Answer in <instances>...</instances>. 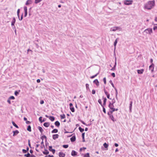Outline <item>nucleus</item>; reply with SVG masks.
Returning a JSON list of instances; mask_svg holds the SVG:
<instances>
[{"label": "nucleus", "instance_id": "obj_1", "mask_svg": "<svg viewBox=\"0 0 157 157\" xmlns=\"http://www.w3.org/2000/svg\"><path fill=\"white\" fill-rule=\"evenodd\" d=\"M154 1H149L145 6V8L148 10H150L154 6Z\"/></svg>", "mask_w": 157, "mask_h": 157}, {"label": "nucleus", "instance_id": "obj_2", "mask_svg": "<svg viewBox=\"0 0 157 157\" xmlns=\"http://www.w3.org/2000/svg\"><path fill=\"white\" fill-rule=\"evenodd\" d=\"M117 30L121 31V28L119 26H115L112 27L110 29V31L115 32Z\"/></svg>", "mask_w": 157, "mask_h": 157}, {"label": "nucleus", "instance_id": "obj_3", "mask_svg": "<svg viewBox=\"0 0 157 157\" xmlns=\"http://www.w3.org/2000/svg\"><path fill=\"white\" fill-rule=\"evenodd\" d=\"M133 2L132 0H124V5H131Z\"/></svg>", "mask_w": 157, "mask_h": 157}, {"label": "nucleus", "instance_id": "obj_4", "mask_svg": "<svg viewBox=\"0 0 157 157\" xmlns=\"http://www.w3.org/2000/svg\"><path fill=\"white\" fill-rule=\"evenodd\" d=\"M113 113H111L110 111H109L108 113V115L109 116L110 118L113 121H114L115 120H114V118L112 114Z\"/></svg>", "mask_w": 157, "mask_h": 157}, {"label": "nucleus", "instance_id": "obj_5", "mask_svg": "<svg viewBox=\"0 0 157 157\" xmlns=\"http://www.w3.org/2000/svg\"><path fill=\"white\" fill-rule=\"evenodd\" d=\"M152 30L151 28H148L146 29L144 31V32H145L147 33L151 34L152 33Z\"/></svg>", "mask_w": 157, "mask_h": 157}, {"label": "nucleus", "instance_id": "obj_6", "mask_svg": "<svg viewBox=\"0 0 157 157\" xmlns=\"http://www.w3.org/2000/svg\"><path fill=\"white\" fill-rule=\"evenodd\" d=\"M154 64L153 63H152L149 67V69L151 71V72H153L154 70Z\"/></svg>", "mask_w": 157, "mask_h": 157}, {"label": "nucleus", "instance_id": "obj_7", "mask_svg": "<svg viewBox=\"0 0 157 157\" xmlns=\"http://www.w3.org/2000/svg\"><path fill=\"white\" fill-rule=\"evenodd\" d=\"M48 149L50 151H52L53 154L55 153V150L52 149V146H49Z\"/></svg>", "mask_w": 157, "mask_h": 157}, {"label": "nucleus", "instance_id": "obj_8", "mask_svg": "<svg viewBox=\"0 0 157 157\" xmlns=\"http://www.w3.org/2000/svg\"><path fill=\"white\" fill-rule=\"evenodd\" d=\"M114 106L113 103H110L109 105V108L110 109H111V110H113V109L114 108Z\"/></svg>", "mask_w": 157, "mask_h": 157}, {"label": "nucleus", "instance_id": "obj_9", "mask_svg": "<svg viewBox=\"0 0 157 157\" xmlns=\"http://www.w3.org/2000/svg\"><path fill=\"white\" fill-rule=\"evenodd\" d=\"M93 83L95 84L97 86H98L99 85V82L97 79H96L93 81Z\"/></svg>", "mask_w": 157, "mask_h": 157}, {"label": "nucleus", "instance_id": "obj_10", "mask_svg": "<svg viewBox=\"0 0 157 157\" xmlns=\"http://www.w3.org/2000/svg\"><path fill=\"white\" fill-rule=\"evenodd\" d=\"M65 154L62 152H59V157H64L65 156Z\"/></svg>", "mask_w": 157, "mask_h": 157}, {"label": "nucleus", "instance_id": "obj_11", "mask_svg": "<svg viewBox=\"0 0 157 157\" xmlns=\"http://www.w3.org/2000/svg\"><path fill=\"white\" fill-rule=\"evenodd\" d=\"M77 155V153L74 150H72L71 152V155L72 156H76Z\"/></svg>", "mask_w": 157, "mask_h": 157}, {"label": "nucleus", "instance_id": "obj_12", "mask_svg": "<svg viewBox=\"0 0 157 157\" xmlns=\"http://www.w3.org/2000/svg\"><path fill=\"white\" fill-rule=\"evenodd\" d=\"M13 136H14L17 135L19 133V132L18 130H16L13 131Z\"/></svg>", "mask_w": 157, "mask_h": 157}, {"label": "nucleus", "instance_id": "obj_13", "mask_svg": "<svg viewBox=\"0 0 157 157\" xmlns=\"http://www.w3.org/2000/svg\"><path fill=\"white\" fill-rule=\"evenodd\" d=\"M76 138L75 136H73L72 137H71L70 139V140L72 142H73L75 140Z\"/></svg>", "mask_w": 157, "mask_h": 157}, {"label": "nucleus", "instance_id": "obj_14", "mask_svg": "<svg viewBox=\"0 0 157 157\" xmlns=\"http://www.w3.org/2000/svg\"><path fill=\"white\" fill-rule=\"evenodd\" d=\"M58 137L59 135L58 134H54L53 135V138L54 140L58 138Z\"/></svg>", "mask_w": 157, "mask_h": 157}, {"label": "nucleus", "instance_id": "obj_15", "mask_svg": "<svg viewBox=\"0 0 157 157\" xmlns=\"http://www.w3.org/2000/svg\"><path fill=\"white\" fill-rule=\"evenodd\" d=\"M44 125L46 127H48L50 125V123L49 122H45L44 124Z\"/></svg>", "mask_w": 157, "mask_h": 157}, {"label": "nucleus", "instance_id": "obj_16", "mask_svg": "<svg viewBox=\"0 0 157 157\" xmlns=\"http://www.w3.org/2000/svg\"><path fill=\"white\" fill-rule=\"evenodd\" d=\"M38 129L40 132L41 134H42L43 132L44 131V130L42 129V128L40 126L38 127Z\"/></svg>", "mask_w": 157, "mask_h": 157}, {"label": "nucleus", "instance_id": "obj_17", "mask_svg": "<svg viewBox=\"0 0 157 157\" xmlns=\"http://www.w3.org/2000/svg\"><path fill=\"white\" fill-rule=\"evenodd\" d=\"M55 124L56 126L58 127H59L60 124L59 122L58 121H56Z\"/></svg>", "mask_w": 157, "mask_h": 157}, {"label": "nucleus", "instance_id": "obj_18", "mask_svg": "<svg viewBox=\"0 0 157 157\" xmlns=\"http://www.w3.org/2000/svg\"><path fill=\"white\" fill-rule=\"evenodd\" d=\"M144 71V70L143 69L141 70H137V72L139 74H142L143 73Z\"/></svg>", "mask_w": 157, "mask_h": 157}, {"label": "nucleus", "instance_id": "obj_19", "mask_svg": "<svg viewBox=\"0 0 157 157\" xmlns=\"http://www.w3.org/2000/svg\"><path fill=\"white\" fill-rule=\"evenodd\" d=\"M44 155H47L48 154L49 152L47 149H45V151L43 152Z\"/></svg>", "mask_w": 157, "mask_h": 157}, {"label": "nucleus", "instance_id": "obj_20", "mask_svg": "<svg viewBox=\"0 0 157 157\" xmlns=\"http://www.w3.org/2000/svg\"><path fill=\"white\" fill-rule=\"evenodd\" d=\"M117 39H118V38H117L115 40L114 43V50H115V49H116V46L117 44Z\"/></svg>", "mask_w": 157, "mask_h": 157}, {"label": "nucleus", "instance_id": "obj_21", "mask_svg": "<svg viewBox=\"0 0 157 157\" xmlns=\"http://www.w3.org/2000/svg\"><path fill=\"white\" fill-rule=\"evenodd\" d=\"M49 118L52 121H53L55 120V117L53 116H50Z\"/></svg>", "mask_w": 157, "mask_h": 157}, {"label": "nucleus", "instance_id": "obj_22", "mask_svg": "<svg viewBox=\"0 0 157 157\" xmlns=\"http://www.w3.org/2000/svg\"><path fill=\"white\" fill-rule=\"evenodd\" d=\"M58 132V130L57 129H53L52 131V133H56L57 132Z\"/></svg>", "mask_w": 157, "mask_h": 157}, {"label": "nucleus", "instance_id": "obj_23", "mask_svg": "<svg viewBox=\"0 0 157 157\" xmlns=\"http://www.w3.org/2000/svg\"><path fill=\"white\" fill-rule=\"evenodd\" d=\"M20 92V90H19L18 91H15L14 92L15 95L16 96H17L18 94H19V92Z\"/></svg>", "mask_w": 157, "mask_h": 157}, {"label": "nucleus", "instance_id": "obj_24", "mask_svg": "<svg viewBox=\"0 0 157 157\" xmlns=\"http://www.w3.org/2000/svg\"><path fill=\"white\" fill-rule=\"evenodd\" d=\"M12 123L13 124V125L15 126V127H16V128H18V126L15 123V122L13 121L12 122Z\"/></svg>", "mask_w": 157, "mask_h": 157}, {"label": "nucleus", "instance_id": "obj_25", "mask_svg": "<svg viewBox=\"0 0 157 157\" xmlns=\"http://www.w3.org/2000/svg\"><path fill=\"white\" fill-rule=\"evenodd\" d=\"M15 20H13L12 22V23H11V25H12V27H13V26H14V29H15V26H14V24L15 23Z\"/></svg>", "mask_w": 157, "mask_h": 157}, {"label": "nucleus", "instance_id": "obj_26", "mask_svg": "<svg viewBox=\"0 0 157 157\" xmlns=\"http://www.w3.org/2000/svg\"><path fill=\"white\" fill-rule=\"evenodd\" d=\"M20 9H18V10H17V16L18 17V18H19V20H20V19L19 15V13H20Z\"/></svg>", "mask_w": 157, "mask_h": 157}, {"label": "nucleus", "instance_id": "obj_27", "mask_svg": "<svg viewBox=\"0 0 157 157\" xmlns=\"http://www.w3.org/2000/svg\"><path fill=\"white\" fill-rule=\"evenodd\" d=\"M27 130L29 132H31V127L30 125H29L28 126V128H27Z\"/></svg>", "mask_w": 157, "mask_h": 157}, {"label": "nucleus", "instance_id": "obj_28", "mask_svg": "<svg viewBox=\"0 0 157 157\" xmlns=\"http://www.w3.org/2000/svg\"><path fill=\"white\" fill-rule=\"evenodd\" d=\"M118 110V109H115V108H114L113 109V110H110V113H113L115 111H117Z\"/></svg>", "mask_w": 157, "mask_h": 157}, {"label": "nucleus", "instance_id": "obj_29", "mask_svg": "<svg viewBox=\"0 0 157 157\" xmlns=\"http://www.w3.org/2000/svg\"><path fill=\"white\" fill-rule=\"evenodd\" d=\"M78 129L80 132H82L84 131V129L83 128H82L80 127H79Z\"/></svg>", "mask_w": 157, "mask_h": 157}, {"label": "nucleus", "instance_id": "obj_30", "mask_svg": "<svg viewBox=\"0 0 157 157\" xmlns=\"http://www.w3.org/2000/svg\"><path fill=\"white\" fill-rule=\"evenodd\" d=\"M103 146L105 148H107L108 147V144L105 143L104 144Z\"/></svg>", "mask_w": 157, "mask_h": 157}, {"label": "nucleus", "instance_id": "obj_31", "mask_svg": "<svg viewBox=\"0 0 157 157\" xmlns=\"http://www.w3.org/2000/svg\"><path fill=\"white\" fill-rule=\"evenodd\" d=\"M132 101H131L130 102V106H129V109H130V111H131V109H132Z\"/></svg>", "mask_w": 157, "mask_h": 157}, {"label": "nucleus", "instance_id": "obj_32", "mask_svg": "<svg viewBox=\"0 0 157 157\" xmlns=\"http://www.w3.org/2000/svg\"><path fill=\"white\" fill-rule=\"evenodd\" d=\"M25 156H26V157H31V155L29 153H28L27 154H25L24 155Z\"/></svg>", "mask_w": 157, "mask_h": 157}, {"label": "nucleus", "instance_id": "obj_33", "mask_svg": "<svg viewBox=\"0 0 157 157\" xmlns=\"http://www.w3.org/2000/svg\"><path fill=\"white\" fill-rule=\"evenodd\" d=\"M70 109L72 112H75V109L72 106L70 107Z\"/></svg>", "mask_w": 157, "mask_h": 157}, {"label": "nucleus", "instance_id": "obj_34", "mask_svg": "<svg viewBox=\"0 0 157 157\" xmlns=\"http://www.w3.org/2000/svg\"><path fill=\"white\" fill-rule=\"evenodd\" d=\"M60 116L61 119H64L65 118V116L64 114L60 115Z\"/></svg>", "mask_w": 157, "mask_h": 157}, {"label": "nucleus", "instance_id": "obj_35", "mask_svg": "<svg viewBox=\"0 0 157 157\" xmlns=\"http://www.w3.org/2000/svg\"><path fill=\"white\" fill-rule=\"evenodd\" d=\"M89 86V85L87 83L86 84V89L87 90H90Z\"/></svg>", "mask_w": 157, "mask_h": 157}, {"label": "nucleus", "instance_id": "obj_36", "mask_svg": "<svg viewBox=\"0 0 157 157\" xmlns=\"http://www.w3.org/2000/svg\"><path fill=\"white\" fill-rule=\"evenodd\" d=\"M114 89L116 91V98H117V94H118L117 90L116 87L114 88Z\"/></svg>", "mask_w": 157, "mask_h": 157}, {"label": "nucleus", "instance_id": "obj_37", "mask_svg": "<svg viewBox=\"0 0 157 157\" xmlns=\"http://www.w3.org/2000/svg\"><path fill=\"white\" fill-rule=\"evenodd\" d=\"M84 156L85 157H90V155L89 153H87L86 154L84 155Z\"/></svg>", "mask_w": 157, "mask_h": 157}, {"label": "nucleus", "instance_id": "obj_38", "mask_svg": "<svg viewBox=\"0 0 157 157\" xmlns=\"http://www.w3.org/2000/svg\"><path fill=\"white\" fill-rule=\"evenodd\" d=\"M98 74H99V73H98L97 74H96L95 75H93V76H91L90 78H94L95 77H96Z\"/></svg>", "mask_w": 157, "mask_h": 157}, {"label": "nucleus", "instance_id": "obj_39", "mask_svg": "<svg viewBox=\"0 0 157 157\" xmlns=\"http://www.w3.org/2000/svg\"><path fill=\"white\" fill-rule=\"evenodd\" d=\"M98 103L101 105V106H103V105L102 104V102L101 99H99L98 100Z\"/></svg>", "mask_w": 157, "mask_h": 157}, {"label": "nucleus", "instance_id": "obj_40", "mask_svg": "<svg viewBox=\"0 0 157 157\" xmlns=\"http://www.w3.org/2000/svg\"><path fill=\"white\" fill-rule=\"evenodd\" d=\"M9 100H11V99H13V100H14L15 99V98L14 96H10L9 98Z\"/></svg>", "mask_w": 157, "mask_h": 157}, {"label": "nucleus", "instance_id": "obj_41", "mask_svg": "<svg viewBox=\"0 0 157 157\" xmlns=\"http://www.w3.org/2000/svg\"><path fill=\"white\" fill-rule=\"evenodd\" d=\"M109 82L111 84L112 86L114 88H115V87L114 86V84H113L112 81L111 80H110L109 81Z\"/></svg>", "mask_w": 157, "mask_h": 157}, {"label": "nucleus", "instance_id": "obj_42", "mask_svg": "<svg viewBox=\"0 0 157 157\" xmlns=\"http://www.w3.org/2000/svg\"><path fill=\"white\" fill-rule=\"evenodd\" d=\"M153 29L154 31H155L157 30V25H156V26H154L153 28Z\"/></svg>", "mask_w": 157, "mask_h": 157}, {"label": "nucleus", "instance_id": "obj_43", "mask_svg": "<svg viewBox=\"0 0 157 157\" xmlns=\"http://www.w3.org/2000/svg\"><path fill=\"white\" fill-rule=\"evenodd\" d=\"M115 64L114 65L113 67H114V68H115L116 67L117 65V58L116 57H115Z\"/></svg>", "mask_w": 157, "mask_h": 157}, {"label": "nucleus", "instance_id": "obj_44", "mask_svg": "<svg viewBox=\"0 0 157 157\" xmlns=\"http://www.w3.org/2000/svg\"><path fill=\"white\" fill-rule=\"evenodd\" d=\"M63 147L66 148H67L68 147V145H63Z\"/></svg>", "mask_w": 157, "mask_h": 157}, {"label": "nucleus", "instance_id": "obj_45", "mask_svg": "<svg viewBox=\"0 0 157 157\" xmlns=\"http://www.w3.org/2000/svg\"><path fill=\"white\" fill-rule=\"evenodd\" d=\"M30 0H28L26 3V5H29L30 3L29 2H30Z\"/></svg>", "mask_w": 157, "mask_h": 157}, {"label": "nucleus", "instance_id": "obj_46", "mask_svg": "<svg viewBox=\"0 0 157 157\" xmlns=\"http://www.w3.org/2000/svg\"><path fill=\"white\" fill-rule=\"evenodd\" d=\"M42 0H35V3H37L41 2Z\"/></svg>", "mask_w": 157, "mask_h": 157}, {"label": "nucleus", "instance_id": "obj_47", "mask_svg": "<svg viewBox=\"0 0 157 157\" xmlns=\"http://www.w3.org/2000/svg\"><path fill=\"white\" fill-rule=\"evenodd\" d=\"M44 138L46 139L47 137L45 135H43L41 137V139H42V140Z\"/></svg>", "mask_w": 157, "mask_h": 157}, {"label": "nucleus", "instance_id": "obj_48", "mask_svg": "<svg viewBox=\"0 0 157 157\" xmlns=\"http://www.w3.org/2000/svg\"><path fill=\"white\" fill-rule=\"evenodd\" d=\"M24 10L25 12H27V7L26 6H25L24 7Z\"/></svg>", "mask_w": 157, "mask_h": 157}, {"label": "nucleus", "instance_id": "obj_49", "mask_svg": "<svg viewBox=\"0 0 157 157\" xmlns=\"http://www.w3.org/2000/svg\"><path fill=\"white\" fill-rule=\"evenodd\" d=\"M103 80L104 82V83L105 84H106V79L105 77L103 79Z\"/></svg>", "mask_w": 157, "mask_h": 157}, {"label": "nucleus", "instance_id": "obj_50", "mask_svg": "<svg viewBox=\"0 0 157 157\" xmlns=\"http://www.w3.org/2000/svg\"><path fill=\"white\" fill-rule=\"evenodd\" d=\"M103 107V111L105 113H106V110L105 108L103 106H102Z\"/></svg>", "mask_w": 157, "mask_h": 157}, {"label": "nucleus", "instance_id": "obj_51", "mask_svg": "<svg viewBox=\"0 0 157 157\" xmlns=\"http://www.w3.org/2000/svg\"><path fill=\"white\" fill-rule=\"evenodd\" d=\"M28 141V145H29V147L30 148H31V144H30V140H29Z\"/></svg>", "mask_w": 157, "mask_h": 157}, {"label": "nucleus", "instance_id": "obj_52", "mask_svg": "<svg viewBox=\"0 0 157 157\" xmlns=\"http://www.w3.org/2000/svg\"><path fill=\"white\" fill-rule=\"evenodd\" d=\"M22 152H23V153H26L27 152V150H25L24 149H23L22 150Z\"/></svg>", "mask_w": 157, "mask_h": 157}, {"label": "nucleus", "instance_id": "obj_53", "mask_svg": "<svg viewBox=\"0 0 157 157\" xmlns=\"http://www.w3.org/2000/svg\"><path fill=\"white\" fill-rule=\"evenodd\" d=\"M42 117H40L39 118V121H40L41 122H42Z\"/></svg>", "mask_w": 157, "mask_h": 157}, {"label": "nucleus", "instance_id": "obj_54", "mask_svg": "<svg viewBox=\"0 0 157 157\" xmlns=\"http://www.w3.org/2000/svg\"><path fill=\"white\" fill-rule=\"evenodd\" d=\"M95 91L94 90H92V94H95Z\"/></svg>", "mask_w": 157, "mask_h": 157}, {"label": "nucleus", "instance_id": "obj_55", "mask_svg": "<svg viewBox=\"0 0 157 157\" xmlns=\"http://www.w3.org/2000/svg\"><path fill=\"white\" fill-rule=\"evenodd\" d=\"M111 75L113 77H115V75L114 73H112L111 74Z\"/></svg>", "mask_w": 157, "mask_h": 157}, {"label": "nucleus", "instance_id": "obj_56", "mask_svg": "<svg viewBox=\"0 0 157 157\" xmlns=\"http://www.w3.org/2000/svg\"><path fill=\"white\" fill-rule=\"evenodd\" d=\"M107 96V98L108 99H111V98H110V95L109 94L108 95H106Z\"/></svg>", "mask_w": 157, "mask_h": 157}, {"label": "nucleus", "instance_id": "obj_57", "mask_svg": "<svg viewBox=\"0 0 157 157\" xmlns=\"http://www.w3.org/2000/svg\"><path fill=\"white\" fill-rule=\"evenodd\" d=\"M27 52H31V54H32L33 51H32V50H31L30 49H28V50H27Z\"/></svg>", "mask_w": 157, "mask_h": 157}, {"label": "nucleus", "instance_id": "obj_58", "mask_svg": "<svg viewBox=\"0 0 157 157\" xmlns=\"http://www.w3.org/2000/svg\"><path fill=\"white\" fill-rule=\"evenodd\" d=\"M26 123L27 124H29L31 123V122L29 121H26Z\"/></svg>", "mask_w": 157, "mask_h": 157}, {"label": "nucleus", "instance_id": "obj_59", "mask_svg": "<svg viewBox=\"0 0 157 157\" xmlns=\"http://www.w3.org/2000/svg\"><path fill=\"white\" fill-rule=\"evenodd\" d=\"M7 101L9 104H11V101L10 100H9V98H8V99Z\"/></svg>", "mask_w": 157, "mask_h": 157}, {"label": "nucleus", "instance_id": "obj_60", "mask_svg": "<svg viewBox=\"0 0 157 157\" xmlns=\"http://www.w3.org/2000/svg\"><path fill=\"white\" fill-rule=\"evenodd\" d=\"M84 136H85V133H83L82 134V139H83L84 138Z\"/></svg>", "mask_w": 157, "mask_h": 157}, {"label": "nucleus", "instance_id": "obj_61", "mask_svg": "<svg viewBox=\"0 0 157 157\" xmlns=\"http://www.w3.org/2000/svg\"><path fill=\"white\" fill-rule=\"evenodd\" d=\"M44 101L43 100H42L40 101V104H44Z\"/></svg>", "mask_w": 157, "mask_h": 157}, {"label": "nucleus", "instance_id": "obj_62", "mask_svg": "<svg viewBox=\"0 0 157 157\" xmlns=\"http://www.w3.org/2000/svg\"><path fill=\"white\" fill-rule=\"evenodd\" d=\"M106 100H107V99L105 98H104L103 102H106Z\"/></svg>", "mask_w": 157, "mask_h": 157}, {"label": "nucleus", "instance_id": "obj_63", "mask_svg": "<svg viewBox=\"0 0 157 157\" xmlns=\"http://www.w3.org/2000/svg\"><path fill=\"white\" fill-rule=\"evenodd\" d=\"M115 103V100L114 99H113L112 100V103H113V104L114 103Z\"/></svg>", "mask_w": 157, "mask_h": 157}, {"label": "nucleus", "instance_id": "obj_64", "mask_svg": "<svg viewBox=\"0 0 157 157\" xmlns=\"http://www.w3.org/2000/svg\"><path fill=\"white\" fill-rule=\"evenodd\" d=\"M114 145L115 147H117L118 146V144L117 143H115L114 144Z\"/></svg>", "mask_w": 157, "mask_h": 157}]
</instances>
